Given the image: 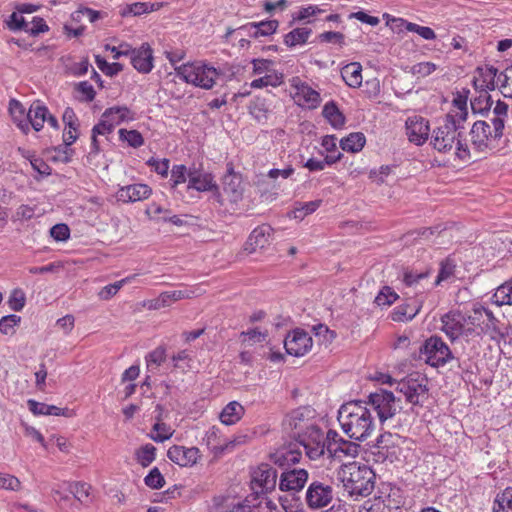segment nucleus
<instances>
[{
  "label": "nucleus",
  "instance_id": "nucleus-1",
  "mask_svg": "<svg viewBox=\"0 0 512 512\" xmlns=\"http://www.w3.org/2000/svg\"><path fill=\"white\" fill-rule=\"evenodd\" d=\"M338 421L344 433L358 441L367 439L375 427L370 409L361 401L343 404L338 411Z\"/></svg>",
  "mask_w": 512,
  "mask_h": 512
},
{
  "label": "nucleus",
  "instance_id": "nucleus-2",
  "mask_svg": "<svg viewBox=\"0 0 512 512\" xmlns=\"http://www.w3.org/2000/svg\"><path fill=\"white\" fill-rule=\"evenodd\" d=\"M337 476L351 496L366 497L374 490L375 473L367 465L357 462L343 464Z\"/></svg>",
  "mask_w": 512,
  "mask_h": 512
},
{
  "label": "nucleus",
  "instance_id": "nucleus-3",
  "mask_svg": "<svg viewBox=\"0 0 512 512\" xmlns=\"http://www.w3.org/2000/svg\"><path fill=\"white\" fill-rule=\"evenodd\" d=\"M458 130L455 117L447 114L442 123L433 130L431 145L440 153H448L455 148V154L459 159L469 160L471 158L470 150L468 145L460 140Z\"/></svg>",
  "mask_w": 512,
  "mask_h": 512
},
{
  "label": "nucleus",
  "instance_id": "nucleus-4",
  "mask_svg": "<svg viewBox=\"0 0 512 512\" xmlns=\"http://www.w3.org/2000/svg\"><path fill=\"white\" fill-rule=\"evenodd\" d=\"M178 77L189 84L209 90L213 87L219 72L203 62H192L175 66Z\"/></svg>",
  "mask_w": 512,
  "mask_h": 512
},
{
  "label": "nucleus",
  "instance_id": "nucleus-5",
  "mask_svg": "<svg viewBox=\"0 0 512 512\" xmlns=\"http://www.w3.org/2000/svg\"><path fill=\"white\" fill-rule=\"evenodd\" d=\"M301 445L311 460H317L327 453L328 439L317 426H310L294 438Z\"/></svg>",
  "mask_w": 512,
  "mask_h": 512
},
{
  "label": "nucleus",
  "instance_id": "nucleus-6",
  "mask_svg": "<svg viewBox=\"0 0 512 512\" xmlns=\"http://www.w3.org/2000/svg\"><path fill=\"white\" fill-rule=\"evenodd\" d=\"M366 404L377 413L381 423L391 419L402 409L400 399H396L392 392L384 389L371 393Z\"/></svg>",
  "mask_w": 512,
  "mask_h": 512
},
{
  "label": "nucleus",
  "instance_id": "nucleus-7",
  "mask_svg": "<svg viewBox=\"0 0 512 512\" xmlns=\"http://www.w3.org/2000/svg\"><path fill=\"white\" fill-rule=\"evenodd\" d=\"M420 354L432 367L444 366L454 358L448 345L438 336L426 339L420 348Z\"/></svg>",
  "mask_w": 512,
  "mask_h": 512
},
{
  "label": "nucleus",
  "instance_id": "nucleus-8",
  "mask_svg": "<svg viewBox=\"0 0 512 512\" xmlns=\"http://www.w3.org/2000/svg\"><path fill=\"white\" fill-rule=\"evenodd\" d=\"M396 391L403 394L406 401L418 405L427 395V379L418 374H410L397 383Z\"/></svg>",
  "mask_w": 512,
  "mask_h": 512
},
{
  "label": "nucleus",
  "instance_id": "nucleus-9",
  "mask_svg": "<svg viewBox=\"0 0 512 512\" xmlns=\"http://www.w3.org/2000/svg\"><path fill=\"white\" fill-rule=\"evenodd\" d=\"M396 391L403 394L406 401L418 405L427 395V379L418 374H410L397 383Z\"/></svg>",
  "mask_w": 512,
  "mask_h": 512
},
{
  "label": "nucleus",
  "instance_id": "nucleus-10",
  "mask_svg": "<svg viewBox=\"0 0 512 512\" xmlns=\"http://www.w3.org/2000/svg\"><path fill=\"white\" fill-rule=\"evenodd\" d=\"M278 479L277 470L270 464L262 463L251 473V488L259 495H265L276 488Z\"/></svg>",
  "mask_w": 512,
  "mask_h": 512
},
{
  "label": "nucleus",
  "instance_id": "nucleus-11",
  "mask_svg": "<svg viewBox=\"0 0 512 512\" xmlns=\"http://www.w3.org/2000/svg\"><path fill=\"white\" fill-rule=\"evenodd\" d=\"M327 454L330 458L342 461L345 457L357 456L360 446L354 442L343 439L334 430L327 432Z\"/></svg>",
  "mask_w": 512,
  "mask_h": 512
},
{
  "label": "nucleus",
  "instance_id": "nucleus-12",
  "mask_svg": "<svg viewBox=\"0 0 512 512\" xmlns=\"http://www.w3.org/2000/svg\"><path fill=\"white\" fill-rule=\"evenodd\" d=\"M314 411L310 407H299L289 413L283 421L284 428L289 432L291 438L304 432L308 427L315 426L311 419Z\"/></svg>",
  "mask_w": 512,
  "mask_h": 512
},
{
  "label": "nucleus",
  "instance_id": "nucleus-13",
  "mask_svg": "<svg viewBox=\"0 0 512 512\" xmlns=\"http://www.w3.org/2000/svg\"><path fill=\"white\" fill-rule=\"evenodd\" d=\"M333 500V489L320 481L312 482L306 491V503L311 509L327 507Z\"/></svg>",
  "mask_w": 512,
  "mask_h": 512
},
{
  "label": "nucleus",
  "instance_id": "nucleus-14",
  "mask_svg": "<svg viewBox=\"0 0 512 512\" xmlns=\"http://www.w3.org/2000/svg\"><path fill=\"white\" fill-rule=\"evenodd\" d=\"M308 480V472L303 468L284 469L279 476L278 487L283 492L301 491Z\"/></svg>",
  "mask_w": 512,
  "mask_h": 512
},
{
  "label": "nucleus",
  "instance_id": "nucleus-15",
  "mask_svg": "<svg viewBox=\"0 0 512 512\" xmlns=\"http://www.w3.org/2000/svg\"><path fill=\"white\" fill-rule=\"evenodd\" d=\"M312 344L311 336L303 330H294L284 340L286 352L295 357H301L308 353Z\"/></svg>",
  "mask_w": 512,
  "mask_h": 512
},
{
  "label": "nucleus",
  "instance_id": "nucleus-16",
  "mask_svg": "<svg viewBox=\"0 0 512 512\" xmlns=\"http://www.w3.org/2000/svg\"><path fill=\"white\" fill-rule=\"evenodd\" d=\"M429 123L421 116H412L406 120V134L410 142L423 144L429 136Z\"/></svg>",
  "mask_w": 512,
  "mask_h": 512
},
{
  "label": "nucleus",
  "instance_id": "nucleus-17",
  "mask_svg": "<svg viewBox=\"0 0 512 512\" xmlns=\"http://www.w3.org/2000/svg\"><path fill=\"white\" fill-rule=\"evenodd\" d=\"M295 89V98L299 105L309 109L316 108L320 103V94L308 84L302 82L298 77L292 79L291 84Z\"/></svg>",
  "mask_w": 512,
  "mask_h": 512
},
{
  "label": "nucleus",
  "instance_id": "nucleus-18",
  "mask_svg": "<svg viewBox=\"0 0 512 512\" xmlns=\"http://www.w3.org/2000/svg\"><path fill=\"white\" fill-rule=\"evenodd\" d=\"M167 456L175 464L181 467H188L197 463L200 457V451L196 447L187 448L174 445L168 449Z\"/></svg>",
  "mask_w": 512,
  "mask_h": 512
},
{
  "label": "nucleus",
  "instance_id": "nucleus-19",
  "mask_svg": "<svg viewBox=\"0 0 512 512\" xmlns=\"http://www.w3.org/2000/svg\"><path fill=\"white\" fill-rule=\"evenodd\" d=\"M465 316L459 311H451L441 317L442 331L451 341L458 339L463 333Z\"/></svg>",
  "mask_w": 512,
  "mask_h": 512
},
{
  "label": "nucleus",
  "instance_id": "nucleus-20",
  "mask_svg": "<svg viewBox=\"0 0 512 512\" xmlns=\"http://www.w3.org/2000/svg\"><path fill=\"white\" fill-rule=\"evenodd\" d=\"M223 192L230 202L237 203L243 197L244 188L242 178L232 169L223 177Z\"/></svg>",
  "mask_w": 512,
  "mask_h": 512
},
{
  "label": "nucleus",
  "instance_id": "nucleus-21",
  "mask_svg": "<svg viewBox=\"0 0 512 512\" xmlns=\"http://www.w3.org/2000/svg\"><path fill=\"white\" fill-rule=\"evenodd\" d=\"M151 194V189L145 184H133L121 187L117 193L116 198L123 203L136 202L144 200Z\"/></svg>",
  "mask_w": 512,
  "mask_h": 512
},
{
  "label": "nucleus",
  "instance_id": "nucleus-22",
  "mask_svg": "<svg viewBox=\"0 0 512 512\" xmlns=\"http://www.w3.org/2000/svg\"><path fill=\"white\" fill-rule=\"evenodd\" d=\"M243 507L247 508L248 512H278L276 503L265 495H259L258 491L245 498Z\"/></svg>",
  "mask_w": 512,
  "mask_h": 512
},
{
  "label": "nucleus",
  "instance_id": "nucleus-23",
  "mask_svg": "<svg viewBox=\"0 0 512 512\" xmlns=\"http://www.w3.org/2000/svg\"><path fill=\"white\" fill-rule=\"evenodd\" d=\"M131 64L141 73H149L152 70L153 55L148 44H143L139 49L131 51Z\"/></svg>",
  "mask_w": 512,
  "mask_h": 512
},
{
  "label": "nucleus",
  "instance_id": "nucleus-24",
  "mask_svg": "<svg viewBox=\"0 0 512 512\" xmlns=\"http://www.w3.org/2000/svg\"><path fill=\"white\" fill-rule=\"evenodd\" d=\"M478 77L473 80V86L476 90L487 89V91H494L496 88L495 78L498 76V69L492 65L484 67H477L476 71Z\"/></svg>",
  "mask_w": 512,
  "mask_h": 512
},
{
  "label": "nucleus",
  "instance_id": "nucleus-25",
  "mask_svg": "<svg viewBox=\"0 0 512 512\" xmlns=\"http://www.w3.org/2000/svg\"><path fill=\"white\" fill-rule=\"evenodd\" d=\"M271 230V226H257L246 241L245 251L253 253L264 248L269 243Z\"/></svg>",
  "mask_w": 512,
  "mask_h": 512
},
{
  "label": "nucleus",
  "instance_id": "nucleus-26",
  "mask_svg": "<svg viewBox=\"0 0 512 512\" xmlns=\"http://www.w3.org/2000/svg\"><path fill=\"white\" fill-rule=\"evenodd\" d=\"M188 188L195 189L200 192L211 191L217 188L213 177L210 173L199 172L197 170H189L188 173Z\"/></svg>",
  "mask_w": 512,
  "mask_h": 512
},
{
  "label": "nucleus",
  "instance_id": "nucleus-27",
  "mask_svg": "<svg viewBox=\"0 0 512 512\" xmlns=\"http://www.w3.org/2000/svg\"><path fill=\"white\" fill-rule=\"evenodd\" d=\"M48 116V109L46 106L40 103V101L34 102L28 111V125L35 131H40L43 128L46 118Z\"/></svg>",
  "mask_w": 512,
  "mask_h": 512
},
{
  "label": "nucleus",
  "instance_id": "nucleus-28",
  "mask_svg": "<svg viewBox=\"0 0 512 512\" xmlns=\"http://www.w3.org/2000/svg\"><path fill=\"white\" fill-rule=\"evenodd\" d=\"M429 276V272H421L417 273L414 271H406L403 275V283L408 289L414 288L415 291H406L405 295L411 296V294L418 295L419 293L422 294L425 290L424 285L422 284V281L427 279Z\"/></svg>",
  "mask_w": 512,
  "mask_h": 512
},
{
  "label": "nucleus",
  "instance_id": "nucleus-29",
  "mask_svg": "<svg viewBox=\"0 0 512 512\" xmlns=\"http://www.w3.org/2000/svg\"><path fill=\"white\" fill-rule=\"evenodd\" d=\"M341 77L351 88H358L362 84V66L358 62H352L341 69Z\"/></svg>",
  "mask_w": 512,
  "mask_h": 512
},
{
  "label": "nucleus",
  "instance_id": "nucleus-30",
  "mask_svg": "<svg viewBox=\"0 0 512 512\" xmlns=\"http://www.w3.org/2000/svg\"><path fill=\"white\" fill-rule=\"evenodd\" d=\"M187 297L188 295L186 292L181 290L166 291L161 293L157 298L150 300L148 308L158 310L170 306L173 302Z\"/></svg>",
  "mask_w": 512,
  "mask_h": 512
},
{
  "label": "nucleus",
  "instance_id": "nucleus-31",
  "mask_svg": "<svg viewBox=\"0 0 512 512\" xmlns=\"http://www.w3.org/2000/svg\"><path fill=\"white\" fill-rule=\"evenodd\" d=\"M9 112L11 114V117H12L14 123L17 125V127L24 134H28L29 133L28 112L26 113L23 105L19 101L12 99L9 102Z\"/></svg>",
  "mask_w": 512,
  "mask_h": 512
},
{
  "label": "nucleus",
  "instance_id": "nucleus-32",
  "mask_svg": "<svg viewBox=\"0 0 512 512\" xmlns=\"http://www.w3.org/2000/svg\"><path fill=\"white\" fill-rule=\"evenodd\" d=\"M146 213L150 220L155 222H171V224H183L182 220L173 215L169 210L162 209L158 204H151L147 207Z\"/></svg>",
  "mask_w": 512,
  "mask_h": 512
},
{
  "label": "nucleus",
  "instance_id": "nucleus-33",
  "mask_svg": "<svg viewBox=\"0 0 512 512\" xmlns=\"http://www.w3.org/2000/svg\"><path fill=\"white\" fill-rule=\"evenodd\" d=\"M243 414V406L236 401H232L223 408L220 413V420L225 425H232L239 421Z\"/></svg>",
  "mask_w": 512,
  "mask_h": 512
},
{
  "label": "nucleus",
  "instance_id": "nucleus-34",
  "mask_svg": "<svg viewBox=\"0 0 512 512\" xmlns=\"http://www.w3.org/2000/svg\"><path fill=\"white\" fill-rule=\"evenodd\" d=\"M322 115L336 129L343 127L345 124L344 115L333 101L324 105Z\"/></svg>",
  "mask_w": 512,
  "mask_h": 512
},
{
  "label": "nucleus",
  "instance_id": "nucleus-35",
  "mask_svg": "<svg viewBox=\"0 0 512 512\" xmlns=\"http://www.w3.org/2000/svg\"><path fill=\"white\" fill-rule=\"evenodd\" d=\"M421 303L422 300H417L414 305L405 304L397 307L392 314V319L397 322L412 320L419 313Z\"/></svg>",
  "mask_w": 512,
  "mask_h": 512
},
{
  "label": "nucleus",
  "instance_id": "nucleus-36",
  "mask_svg": "<svg viewBox=\"0 0 512 512\" xmlns=\"http://www.w3.org/2000/svg\"><path fill=\"white\" fill-rule=\"evenodd\" d=\"M302 452L296 448L283 449L278 451L273 459L274 463L280 467L294 465L301 459Z\"/></svg>",
  "mask_w": 512,
  "mask_h": 512
},
{
  "label": "nucleus",
  "instance_id": "nucleus-37",
  "mask_svg": "<svg viewBox=\"0 0 512 512\" xmlns=\"http://www.w3.org/2000/svg\"><path fill=\"white\" fill-rule=\"evenodd\" d=\"M208 449L215 455L222 454L225 451L224 439H221L220 431L216 427H211L204 437Z\"/></svg>",
  "mask_w": 512,
  "mask_h": 512
},
{
  "label": "nucleus",
  "instance_id": "nucleus-38",
  "mask_svg": "<svg viewBox=\"0 0 512 512\" xmlns=\"http://www.w3.org/2000/svg\"><path fill=\"white\" fill-rule=\"evenodd\" d=\"M470 136L472 147L476 152L487 153L492 149L489 139L483 134L482 131H479V125L473 124L470 131Z\"/></svg>",
  "mask_w": 512,
  "mask_h": 512
},
{
  "label": "nucleus",
  "instance_id": "nucleus-39",
  "mask_svg": "<svg viewBox=\"0 0 512 512\" xmlns=\"http://www.w3.org/2000/svg\"><path fill=\"white\" fill-rule=\"evenodd\" d=\"M479 95L471 100V108L474 113L484 114L490 111L493 100L487 89H478Z\"/></svg>",
  "mask_w": 512,
  "mask_h": 512
},
{
  "label": "nucleus",
  "instance_id": "nucleus-40",
  "mask_svg": "<svg viewBox=\"0 0 512 512\" xmlns=\"http://www.w3.org/2000/svg\"><path fill=\"white\" fill-rule=\"evenodd\" d=\"M366 142L363 133L355 132L349 134L340 141V146L344 151L356 153L362 150Z\"/></svg>",
  "mask_w": 512,
  "mask_h": 512
},
{
  "label": "nucleus",
  "instance_id": "nucleus-41",
  "mask_svg": "<svg viewBox=\"0 0 512 512\" xmlns=\"http://www.w3.org/2000/svg\"><path fill=\"white\" fill-rule=\"evenodd\" d=\"M492 301L497 306L512 305V278L496 289Z\"/></svg>",
  "mask_w": 512,
  "mask_h": 512
},
{
  "label": "nucleus",
  "instance_id": "nucleus-42",
  "mask_svg": "<svg viewBox=\"0 0 512 512\" xmlns=\"http://www.w3.org/2000/svg\"><path fill=\"white\" fill-rule=\"evenodd\" d=\"M400 442L401 437L399 435L386 432L378 437L376 443L379 449H384L386 452L395 456Z\"/></svg>",
  "mask_w": 512,
  "mask_h": 512
},
{
  "label": "nucleus",
  "instance_id": "nucleus-43",
  "mask_svg": "<svg viewBox=\"0 0 512 512\" xmlns=\"http://www.w3.org/2000/svg\"><path fill=\"white\" fill-rule=\"evenodd\" d=\"M311 32L312 30L307 27L295 28L285 35L284 43L290 47L304 44L308 40Z\"/></svg>",
  "mask_w": 512,
  "mask_h": 512
},
{
  "label": "nucleus",
  "instance_id": "nucleus-44",
  "mask_svg": "<svg viewBox=\"0 0 512 512\" xmlns=\"http://www.w3.org/2000/svg\"><path fill=\"white\" fill-rule=\"evenodd\" d=\"M104 116L110 120L114 126L130 118V110L126 106H115L104 111Z\"/></svg>",
  "mask_w": 512,
  "mask_h": 512
},
{
  "label": "nucleus",
  "instance_id": "nucleus-45",
  "mask_svg": "<svg viewBox=\"0 0 512 512\" xmlns=\"http://www.w3.org/2000/svg\"><path fill=\"white\" fill-rule=\"evenodd\" d=\"M493 512H512V488H506L496 497Z\"/></svg>",
  "mask_w": 512,
  "mask_h": 512
},
{
  "label": "nucleus",
  "instance_id": "nucleus-46",
  "mask_svg": "<svg viewBox=\"0 0 512 512\" xmlns=\"http://www.w3.org/2000/svg\"><path fill=\"white\" fill-rule=\"evenodd\" d=\"M321 202V200H315L301 204L299 207H295L289 215L294 220L302 221L304 220L305 216L316 211Z\"/></svg>",
  "mask_w": 512,
  "mask_h": 512
},
{
  "label": "nucleus",
  "instance_id": "nucleus-47",
  "mask_svg": "<svg viewBox=\"0 0 512 512\" xmlns=\"http://www.w3.org/2000/svg\"><path fill=\"white\" fill-rule=\"evenodd\" d=\"M456 269V262L454 259L447 257L440 262V269L434 285H439L441 282L446 281L454 276Z\"/></svg>",
  "mask_w": 512,
  "mask_h": 512
},
{
  "label": "nucleus",
  "instance_id": "nucleus-48",
  "mask_svg": "<svg viewBox=\"0 0 512 512\" xmlns=\"http://www.w3.org/2000/svg\"><path fill=\"white\" fill-rule=\"evenodd\" d=\"M91 486L84 482H75L69 485V491L73 496L83 504L90 502Z\"/></svg>",
  "mask_w": 512,
  "mask_h": 512
},
{
  "label": "nucleus",
  "instance_id": "nucleus-49",
  "mask_svg": "<svg viewBox=\"0 0 512 512\" xmlns=\"http://www.w3.org/2000/svg\"><path fill=\"white\" fill-rule=\"evenodd\" d=\"M283 76L282 74H278L275 71L266 73L264 76L255 79L251 82L250 86L252 88H263L267 86L276 87L282 83Z\"/></svg>",
  "mask_w": 512,
  "mask_h": 512
},
{
  "label": "nucleus",
  "instance_id": "nucleus-50",
  "mask_svg": "<svg viewBox=\"0 0 512 512\" xmlns=\"http://www.w3.org/2000/svg\"><path fill=\"white\" fill-rule=\"evenodd\" d=\"M135 277L136 275L128 276L120 281L103 287L99 292V297L103 300L110 299L123 287L124 284L131 282Z\"/></svg>",
  "mask_w": 512,
  "mask_h": 512
},
{
  "label": "nucleus",
  "instance_id": "nucleus-51",
  "mask_svg": "<svg viewBox=\"0 0 512 512\" xmlns=\"http://www.w3.org/2000/svg\"><path fill=\"white\" fill-rule=\"evenodd\" d=\"M152 430H153V432H156V433L155 434L151 433L149 436L155 442L162 443V442L170 439L173 435V430L171 429V427L168 426L167 424L161 423V422L155 423L153 425Z\"/></svg>",
  "mask_w": 512,
  "mask_h": 512
},
{
  "label": "nucleus",
  "instance_id": "nucleus-52",
  "mask_svg": "<svg viewBox=\"0 0 512 512\" xmlns=\"http://www.w3.org/2000/svg\"><path fill=\"white\" fill-rule=\"evenodd\" d=\"M156 448L152 444L142 446L136 452V458L143 467L149 466L155 460Z\"/></svg>",
  "mask_w": 512,
  "mask_h": 512
},
{
  "label": "nucleus",
  "instance_id": "nucleus-53",
  "mask_svg": "<svg viewBox=\"0 0 512 512\" xmlns=\"http://www.w3.org/2000/svg\"><path fill=\"white\" fill-rule=\"evenodd\" d=\"M119 137L133 148H138L144 144L143 136L137 130L120 129Z\"/></svg>",
  "mask_w": 512,
  "mask_h": 512
},
{
  "label": "nucleus",
  "instance_id": "nucleus-54",
  "mask_svg": "<svg viewBox=\"0 0 512 512\" xmlns=\"http://www.w3.org/2000/svg\"><path fill=\"white\" fill-rule=\"evenodd\" d=\"M96 64L98 68L107 76L117 75L119 72L123 70V65L120 63H108L103 57L100 55H96L95 57Z\"/></svg>",
  "mask_w": 512,
  "mask_h": 512
},
{
  "label": "nucleus",
  "instance_id": "nucleus-55",
  "mask_svg": "<svg viewBox=\"0 0 512 512\" xmlns=\"http://www.w3.org/2000/svg\"><path fill=\"white\" fill-rule=\"evenodd\" d=\"M398 298V295L388 286H384L375 298L378 306H390Z\"/></svg>",
  "mask_w": 512,
  "mask_h": 512
},
{
  "label": "nucleus",
  "instance_id": "nucleus-56",
  "mask_svg": "<svg viewBox=\"0 0 512 512\" xmlns=\"http://www.w3.org/2000/svg\"><path fill=\"white\" fill-rule=\"evenodd\" d=\"M498 81H500L499 89L505 98H512V72L507 71L501 72L498 75Z\"/></svg>",
  "mask_w": 512,
  "mask_h": 512
},
{
  "label": "nucleus",
  "instance_id": "nucleus-57",
  "mask_svg": "<svg viewBox=\"0 0 512 512\" xmlns=\"http://www.w3.org/2000/svg\"><path fill=\"white\" fill-rule=\"evenodd\" d=\"M20 321L21 317L15 314L4 316L0 319V331L5 335H11Z\"/></svg>",
  "mask_w": 512,
  "mask_h": 512
},
{
  "label": "nucleus",
  "instance_id": "nucleus-58",
  "mask_svg": "<svg viewBox=\"0 0 512 512\" xmlns=\"http://www.w3.org/2000/svg\"><path fill=\"white\" fill-rule=\"evenodd\" d=\"M7 27L11 31H25L28 30V23L26 22L25 18L22 16V14L16 12H13L9 19L6 21Z\"/></svg>",
  "mask_w": 512,
  "mask_h": 512
},
{
  "label": "nucleus",
  "instance_id": "nucleus-59",
  "mask_svg": "<svg viewBox=\"0 0 512 512\" xmlns=\"http://www.w3.org/2000/svg\"><path fill=\"white\" fill-rule=\"evenodd\" d=\"M19 152H21L22 156L28 158L30 160L32 168L40 173L41 175H49L50 168L49 166L40 158H36L34 156H31L28 151L19 148Z\"/></svg>",
  "mask_w": 512,
  "mask_h": 512
},
{
  "label": "nucleus",
  "instance_id": "nucleus-60",
  "mask_svg": "<svg viewBox=\"0 0 512 512\" xmlns=\"http://www.w3.org/2000/svg\"><path fill=\"white\" fill-rule=\"evenodd\" d=\"M145 484L152 489L162 488L165 484L164 477L157 467H154L144 478Z\"/></svg>",
  "mask_w": 512,
  "mask_h": 512
},
{
  "label": "nucleus",
  "instance_id": "nucleus-61",
  "mask_svg": "<svg viewBox=\"0 0 512 512\" xmlns=\"http://www.w3.org/2000/svg\"><path fill=\"white\" fill-rule=\"evenodd\" d=\"M241 337L243 338V342H248L249 345H253L265 341L267 333L260 331L258 328H254L242 332Z\"/></svg>",
  "mask_w": 512,
  "mask_h": 512
},
{
  "label": "nucleus",
  "instance_id": "nucleus-62",
  "mask_svg": "<svg viewBox=\"0 0 512 512\" xmlns=\"http://www.w3.org/2000/svg\"><path fill=\"white\" fill-rule=\"evenodd\" d=\"M20 488L21 482L17 477L10 474L0 473V489L18 491Z\"/></svg>",
  "mask_w": 512,
  "mask_h": 512
},
{
  "label": "nucleus",
  "instance_id": "nucleus-63",
  "mask_svg": "<svg viewBox=\"0 0 512 512\" xmlns=\"http://www.w3.org/2000/svg\"><path fill=\"white\" fill-rule=\"evenodd\" d=\"M25 294L20 289H15L10 295L9 306L13 311H21L25 305Z\"/></svg>",
  "mask_w": 512,
  "mask_h": 512
},
{
  "label": "nucleus",
  "instance_id": "nucleus-64",
  "mask_svg": "<svg viewBox=\"0 0 512 512\" xmlns=\"http://www.w3.org/2000/svg\"><path fill=\"white\" fill-rule=\"evenodd\" d=\"M189 171L185 165H174L171 170V181L173 183V187L185 183L188 177Z\"/></svg>",
  "mask_w": 512,
  "mask_h": 512
}]
</instances>
